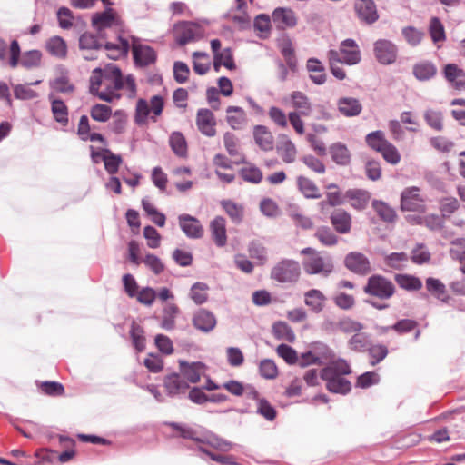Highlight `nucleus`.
Here are the masks:
<instances>
[{
  "label": "nucleus",
  "mask_w": 465,
  "mask_h": 465,
  "mask_svg": "<svg viewBox=\"0 0 465 465\" xmlns=\"http://www.w3.org/2000/svg\"><path fill=\"white\" fill-rule=\"evenodd\" d=\"M326 297L317 289H311L304 293V303L315 313L321 312L325 306Z\"/></svg>",
  "instance_id": "27"
},
{
  "label": "nucleus",
  "mask_w": 465,
  "mask_h": 465,
  "mask_svg": "<svg viewBox=\"0 0 465 465\" xmlns=\"http://www.w3.org/2000/svg\"><path fill=\"white\" fill-rule=\"evenodd\" d=\"M259 371L261 376L267 380L274 379L278 374L275 362L270 359H264L260 362Z\"/></svg>",
  "instance_id": "59"
},
{
  "label": "nucleus",
  "mask_w": 465,
  "mask_h": 465,
  "mask_svg": "<svg viewBox=\"0 0 465 465\" xmlns=\"http://www.w3.org/2000/svg\"><path fill=\"white\" fill-rule=\"evenodd\" d=\"M337 107L338 111L347 117L357 116L362 110L361 102L354 97H341L337 101Z\"/></svg>",
  "instance_id": "24"
},
{
  "label": "nucleus",
  "mask_w": 465,
  "mask_h": 465,
  "mask_svg": "<svg viewBox=\"0 0 465 465\" xmlns=\"http://www.w3.org/2000/svg\"><path fill=\"white\" fill-rule=\"evenodd\" d=\"M354 8L359 19L371 25L379 19L375 3L372 0H357Z\"/></svg>",
  "instance_id": "14"
},
{
  "label": "nucleus",
  "mask_w": 465,
  "mask_h": 465,
  "mask_svg": "<svg viewBox=\"0 0 465 465\" xmlns=\"http://www.w3.org/2000/svg\"><path fill=\"white\" fill-rule=\"evenodd\" d=\"M307 70L311 73L310 79L317 85H322L326 82V74L322 63L316 58H310L306 64Z\"/></svg>",
  "instance_id": "34"
},
{
  "label": "nucleus",
  "mask_w": 465,
  "mask_h": 465,
  "mask_svg": "<svg viewBox=\"0 0 465 465\" xmlns=\"http://www.w3.org/2000/svg\"><path fill=\"white\" fill-rule=\"evenodd\" d=\"M203 35L202 27L193 22H181L174 25L173 36L179 45H184L199 39Z\"/></svg>",
  "instance_id": "10"
},
{
  "label": "nucleus",
  "mask_w": 465,
  "mask_h": 465,
  "mask_svg": "<svg viewBox=\"0 0 465 465\" xmlns=\"http://www.w3.org/2000/svg\"><path fill=\"white\" fill-rule=\"evenodd\" d=\"M367 350L369 351L370 362L372 366L381 362L388 354L387 347L381 344H370Z\"/></svg>",
  "instance_id": "60"
},
{
  "label": "nucleus",
  "mask_w": 465,
  "mask_h": 465,
  "mask_svg": "<svg viewBox=\"0 0 465 465\" xmlns=\"http://www.w3.org/2000/svg\"><path fill=\"white\" fill-rule=\"evenodd\" d=\"M292 106L295 109V113L300 115L309 116L312 113V104L310 98L303 92L293 91L290 94Z\"/></svg>",
  "instance_id": "22"
},
{
  "label": "nucleus",
  "mask_w": 465,
  "mask_h": 465,
  "mask_svg": "<svg viewBox=\"0 0 465 465\" xmlns=\"http://www.w3.org/2000/svg\"><path fill=\"white\" fill-rule=\"evenodd\" d=\"M300 274L301 267L299 262L291 259L280 261L271 271V278L281 283L296 282Z\"/></svg>",
  "instance_id": "8"
},
{
  "label": "nucleus",
  "mask_w": 465,
  "mask_h": 465,
  "mask_svg": "<svg viewBox=\"0 0 465 465\" xmlns=\"http://www.w3.org/2000/svg\"><path fill=\"white\" fill-rule=\"evenodd\" d=\"M446 80L455 88L465 87V72L455 64H448L443 70Z\"/></svg>",
  "instance_id": "26"
},
{
  "label": "nucleus",
  "mask_w": 465,
  "mask_h": 465,
  "mask_svg": "<svg viewBox=\"0 0 465 465\" xmlns=\"http://www.w3.org/2000/svg\"><path fill=\"white\" fill-rule=\"evenodd\" d=\"M297 186L299 191L307 199H319L321 197L320 190L313 181L300 175L297 177Z\"/></svg>",
  "instance_id": "35"
},
{
  "label": "nucleus",
  "mask_w": 465,
  "mask_h": 465,
  "mask_svg": "<svg viewBox=\"0 0 465 465\" xmlns=\"http://www.w3.org/2000/svg\"><path fill=\"white\" fill-rule=\"evenodd\" d=\"M277 151L282 156L283 162L287 163L294 162L297 153L296 147L286 136H283V139L280 142L277 146Z\"/></svg>",
  "instance_id": "41"
},
{
  "label": "nucleus",
  "mask_w": 465,
  "mask_h": 465,
  "mask_svg": "<svg viewBox=\"0 0 465 465\" xmlns=\"http://www.w3.org/2000/svg\"><path fill=\"white\" fill-rule=\"evenodd\" d=\"M346 267L354 273L364 275L371 272V264L368 258L360 252H350L345 257Z\"/></svg>",
  "instance_id": "17"
},
{
  "label": "nucleus",
  "mask_w": 465,
  "mask_h": 465,
  "mask_svg": "<svg viewBox=\"0 0 465 465\" xmlns=\"http://www.w3.org/2000/svg\"><path fill=\"white\" fill-rule=\"evenodd\" d=\"M133 54L134 62L139 66H147L156 59L154 50L147 45H134Z\"/></svg>",
  "instance_id": "28"
},
{
  "label": "nucleus",
  "mask_w": 465,
  "mask_h": 465,
  "mask_svg": "<svg viewBox=\"0 0 465 465\" xmlns=\"http://www.w3.org/2000/svg\"><path fill=\"white\" fill-rule=\"evenodd\" d=\"M255 143L263 151H270L273 148V137L267 127L256 125L253 130Z\"/></svg>",
  "instance_id": "33"
},
{
  "label": "nucleus",
  "mask_w": 465,
  "mask_h": 465,
  "mask_svg": "<svg viewBox=\"0 0 465 465\" xmlns=\"http://www.w3.org/2000/svg\"><path fill=\"white\" fill-rule=\"evenodd\" d=\"M366 143L371 148L380 153L389 141L386 140L382 131H374L367 134Z\"/></svg>",
  "instance_id": "52"
},
{
  "label": "nucleus",
  "mask_w": 465,
  "mask_h": 465,
  "mask_svg": "<svg viewBox=\"0 0 465 465\" xmlns=\"http://www.w3.org/2000/svg\"><path fill=\"white\" fill-rule=\"evenodd\" d=\"M301 253L308 255L302 262L303 270L307 274L327 277L333 271V262L330 256L322 255L311 247L302 249Z\"/></svg>",
  "instance_id": "3"
},
{
  "label": "nucleus",
  "mask_w": 465,
  "mask_h": 465,
  "mask_svg": "<svg viewBox=\"0 0 465 465\" xmlns=\"http://www.w3.org/2000/svg\"><path fill=\"white\" fill-rule=\"evenodd\" d=\"M130 336L133 345L136 351H143L145 349V337L143 329L140 325L133 322L130 330Z\"/></svg>",
  "instance_id": "51"
},
{
  "label": "nucleus",
  "mask_w": 465,
  "mask_h": 465,
  "mask_svg": "<svg viewBox=\"0 0 465 465\" xmlns=\"http://www.w3.org/2000/svg\"><path fill=\"white\" fill-rule=\"evenodd\" d=\"M372 207L383 221L391 223L395 220V211L385 203L374 200L372 203Z\"/></svg>",
  "instance_id": "53"
},
{
  "label": "nucleus",
  "mask_w": 465,
  "mask_h": 465,
  "mask_svg": "<svg viewBox=\"0 0 465 465\" xmlns=\"http://www.w3.org/2000/svg\"><path fill=\"white\" fill-rule=\"evenodd\" d=\"M90 114L94 121L104 123L111 117L112 109L108 105L97 104L91 108Z\"/></svg>",
  "instance_id": "58"
},
{
  "label": "nucleus",
  "mask_w": 465,
  "mask_h": 465,
  "mask_svg": "<svg viewBox=\"0 0 465 465\" xmlns=\"http://www.w3.org/2000/svg\"><path fill=\"white\" fill-rule=\"evenodd\" d=\"M163 387L171 397L184 394L189 389V383L180 373H172L163 380Z\"/></svg>",
  "instance_id": "16"
},
{
  "label": "nucleus",
  "mask_w": 465,
  "mask_h": 465,
  "mask_svg": "<svg viewBox=\"0 0 465 465\" xmlns=\"http://www.w3.org/2000/svg\"><path fill=\"white\" fill-rule=\"evenodd\" d=\"M104 49L107 51V56L109 58L116 60L127 54L129 51V43L126 39L119 37L117 43L107 42L104 45Z\"/></svg>",
  "instance_id": "36"
},
{
  "label": "nucleus",
  "mask_w": 465,
  "mask_h": 465,
  "mask_svg": "<svg viewBox=\"0 0 465 465\" xmlns=\"http://www.w3.org/2000/svg\"><path fill=\"white\" fill-rule=\"evenodd\" d=\"M331 223L335 231L339 233L345 234L351 231V217L350 213L344 210H335L331 215Z\"/></svg>",
  "instance_id": "25"
},
{
  "label": "nucleus",
  "mask_w": 465,
  "mask_h": 465,
  "mask_svg": "<svg viewBox=\"0 0 465 465\" xmlns=\"http://www.w3.org/2000/svg\"><path fill=\"white\" fill-rule=\"evenodd\" d=\"M116 24V13L110 7L103 12L94 14L92 17V25L100 36H103V31L104 29L110 28Z\"/></svg>",
  "instance_id": "15"
},
{
  "label": "nucleus",
  "mask_w": 465,
  "mask_h": 465,
  "mask_svg": "<svg viewBox=\"0 0 465 465\" xmlns=\"http://www.w3.org/2000/svg\"><path fill=\"white\" fill-rule=\"evenodd\" d=\"M274 336L279 340L292 342L295 340V334L292 329L284 322H277L272 325Z\"/></svg>",
  "instance_id": "47"
},
{
  "label": "nucleus",
  "mask_w": 465,
  "mask_h": 465,
  "mask_svg": "<svg viewBox=\"0 0 465 465\" xmlns=\"http://www.w3.org/2000/svg\"><path fill=\"white\" fill-rule=\"evenodd\" d=\"M345 198L354 209L363 210L369 203L370 193L362 189H350L345 193Z\"/></svg>",
  "instance_id": "31"
},
{
  "label": "nucleus",
  "mask_w": 465,
  "mask_h": 465,
  "mask_svg": "<svg viewBox=\"0 0 465 465\" xmlns=\"http://www.w3.org/2000/svg\"><path fill=\"white\" fill-rule=\"evenodd\" d=\"M208 286L204 282H195L190 291V297L196 304H202L207 300Z\"/></svg>",
  "instance_id": "56"
},
{
  "label": "nucleus",
  "mask_w": 465,
  "mask_h": 465,
  "mask_svg": "<svg viewBox=\"0 0 465 465\" xmlns=\"http://www.w3.org/2000/svg\"><path fill=\"white\" fill-rule=\"evenodd\" d=\"M256 412L269 421H272L276 418L277 413L274 407L263 398L259 400Z\"/></svg>",
  "instance_id": "62"
},
{
  "label": "nucleus",
  "mask_w": 465,
  "mask_h": 465,
  "mask_svg": "<svg viewBox=\"0 0 465 465\" xmlns=\"http://www.w3.org/2000/svg\"><path fill=\"white\" fill-rule=\"evenodd\" d=\"M363 291L366 294L377 297L380 300H388L393 296L395 286L387 278L376 274L368 279Z\"/></svg>",
  "instance_id": "9"
},
{
  "label": "nucleus",
  "mask_w": 465,
  "mask_h": 465,
  "mask_svg": "<svg viewBox=\"0 0 465 465\" xmlns=\"http://www.w3.org/2000/svg\"><path fill=\"white\" fill-rule=\"evenodd\" d=\"M401 209L404 211L420 212L423 209V198L418 187L406 188L401 193Z\"/></svg>",
  "instance_id": "13"
},
{
  "label": "nucleus",
  "mask_w": 465,
  "mask_h": 465,
  "mask_svg": "<svg viewBox=\"0 0 465 465\" xmlns=\"http://www.w3.org/2000/svg\"><path fill=\"white\" fill-rule=\"evenodd\" d=\"M426 288L429 292L436 296L438 299H442L446 294V287L439 279L429 277L426 280Z\"/></svg>",
  "instance_id": "63"
},
{
  "label": "nucleus",
  "mask_w": 465,
  "mask_h": 465,
  "mask_svg": "<svg viewBox=\"0 0 465 465\" xmlns=\"http://www.w3.org/2000/svg\"><path fill=\"white\" fill-rule=\"evenodd\" d=\"M221 205L234 223H240L243 219V206L232 200H223Z\"/></svg>",
  "instance_id": "42"
},
{
  "label": "nucleus",
  "mask_w": 465,
  "mask_h": 465,
  "mask_svg": "<svg viewBox=\"0 0 465 465\" xmlns=\"http://www.w3.org/2000/svg\"><path fill=\"white\" fill-rule=\"evenodd\" d=\"M336 356L332 349L323 342L317 341L312 344L310 350L302 353L300 356L299 365L306 367L309 365H329L331 362L336 361Z\"/></svg>",
  "instance_id": "5"
},
{
  "label": "nucleus",
  "mask_w": 465,
  "mask_h": 465,
  "mask_svg": "<svg viewBox=\"0 0 465 465\" xmlns=\"http://www.w3.org/2000/svg\"><path fill=\"white\" fill-rule=\"evenodd\" d=\"M196 124L199 131L208 136L213 137L215 135V119L214 115L209 109H200L197 112Z\"/></svg>",
  "instance_id": "20"
},
{
  "label": "nucleus",
  "mask_w": 465,
  "mask_h": 465,
  "mask_svg": "<svg viewBox=\"0 0 465 465\" xmlns=\"http://www.w3.org/2000/svg\"><path fill=\"white\" fill-rule=\"evenodd\" d=\"M89 90L93 95L99 99L111 103L120 98L118 93L124 88V77L121 70L114 64L104 68H95L90 76Z\"/></svg>",
  "instance_id": "1"
},
{
  "label": "nucleus",
  "mask_w": 465,
  "mask_h": 465,
  "mask_svg": "<svg viewBox=\"0 0 465 465\" xmlns=\"http://www.w3.org/2000/svg\"><path fill=\"white\" fill-rule=\"evenodd\" d=\"M248 252L251 258L258 260L259 264L263 265L267 262V250L259 241H252Z\"/></svg>",
  "instance_id": "50"
},
{
  "label": "nucleus",
  "mask_w": 465,
  "mask_h": 465,
  "mask_svg": "<svg viewBox=\"0 0 465 465\" xmlns=\"http://www.w3.org/2000/svg\"><path fill=\"white\" fill-rule=\"evenodd\" d=\"M272 17L277 27L282 30L294 27L298 21L294 11L288 7H277Z\"/></svg>",
  "instance_id": "19"
},
{
  "label": "nucleus",
  "mask_w": 465,
  "mask_h": 465,
  "mask_svg": "<svg viewBox=\"0 0 465 465\" xmlns=\"http://www.w3.org/2000/svg\"><path fill=\"white\" fill-rule=\"evenodd\" d=\"M212 238L218 247H223L227 242L226 221L222 216H216L210 223Z\"/></svg>",
  "instance_id": "23"
},
{
  "label": "nucleus",
  "mask_w": 465,
  "mask_h": 465,
  "mask_svg": "<svg viewBox=\"0 0 465 465\" xmlns=\"http://www.w3.org/2000/svg\"><path fill=\"white\" fill-rule=\"evenodd\" d=\"M200 443L209 445L221 451H229L232 448V442L219 438L213 433H207L202 436Z\"/></svg>",
  "instance_id": "44"
},
{
  "label": "nucleus",
  "mask_w": 465,
  "mask_h": 465,
  "mask_svg": "<svg viewBox=\"0 0 465 465\" xmlns=\"http://www.w3.org/2000/svg\"><path fill=\"white\" fill-rule=\"evenodd\" d=\"M14 95L18 100H32L38 97L37 92L30 84H18L14 86Z\"/></svg>",
  "instance_id": "61"
},
{
  "label": "nucleus",
  "mask_w": 465,
  "mask_h": 465,
  "mask_svg": "<svg viewBox=\"0 0 465 465\" xmlns=\"http://www.w3.org/2000/svg\"><path fill=\"white\" fill-rule=\"evenodd\" d=\"M47 52L58 59H64L67 55L66 42L60 36L50 37L45 43Z\"/></svg>",
  "instance_id": "32"
},
{
  "label": "nucleus",
  "mask_w": 465,
  "mask_h": 465,
  "mask_svg": "<svg viewBox=\"0 0 465 465\" xmlns=\"http://www.w3.org/2000/svg\"><path fill=\"white\" fill-rule=\"evenodd\" d=\"M276 352L288 364H299L300 357H298L296 351L291 346L287 344H280L276 349Z\"/></svg>",
  "instance_id": "57"
},
{
  "label": "nucleus",
  "mask_w": 465,
  "mask_h": 465,
  "mask_svg": "<svg viewBox=\"0 0 465 465\" xmlns=\"http://www.w3.org/2000/svg\"><path fill=\"white\" fill-rule=\"evenodd\" d=\"M395 281L401 288L407 291H418L422 287L421 281L413 275L396 274Z\"/></svg>",
  "instance_id": "46"
},
{
  "label": "nucleus",
  "mask_w": 465,
  "mask_h": 465,
  "mask_svg": "<svg viewBox=\"0 0 465 465\" xmlns=\"http://www.w3.org/2000/svg\"><path fill=\"white\" fill-rule=\"evenodd\" d=\"M226 113L227 122L232 129H240L246 124V115L242 107L228 106Z\"/></svg>",
  "instance_id": "37"
},
{
  "label": "nucleus",
  "mask_w": 465,
  "mask_h": 465,
  "mask_svg": "<svg viewBox=\"0 0 465 465\" xmlns=\"http://www.w3.org/2000/svg\"><path fill=\"white\" fill-rule=\"evenodd\" d=\"M436 66L428 61L416 64L413 66V74L420 81H428L436 74Z\"/></svg>",
  "instance_id": "39"
},
{
  "label": "nucleus",
  "mask_w": 465,
  "mask_h": 465,
  "mask_svg": "<svg viewBox=\"0 0 465 465\" xmlns=\"http://www.w3.org/2000/svg\"><path fill=\"white\" fill-rule=\"evenodd\" d=\"M166 425L176 431V436L200 443L202 437L198 436L197 432L190 426L177 422H167Z\"/></svg>",
  "instance_id": "45"
},
{
  "label": "nucleus",
  "mask_w": 465,
  "mask_h": 465,
  "mask_svg": "<svg viewBox=\"0 0 465 465\" xmlns=\"http://www.w3.org/2000/svg\"><path fill=\"white\" fill-rule=\"evenodd\" d=\"M221 65H223L229 70L235 69V64L232 54L229 48L223 50L219 54L214 55L213 67L215 71H219Z\"/></svg>",
  "instance_id": "49"
},
{
  "label": "nucleus",
  "mask_w": 465,
  "mask_h": 465,
  "mask_svg": "<svg viewBox=\"0 0 465 465\" xmlns=\"http://www.w3.org/2000/svg\"><path fill=\"white\" fill-rule=\"evenodd\" d=\"M9 61L8 64L12 68L21 66L27 70L38 68L42 62V52L36 49L25 51L21 54V48L17 40L14 39L9 46Z\"/></svg>",
  "instance_id": "4"
},
{
  "label": "nucleus",
  "mask_w": 465,
  "mask_h": 465,
  "mask_svg": "<svg viewBox=\"0 0 465 465\" xmlns=\"http://www.w3.org/2000/svg\"><path fill=\"white\" fill-rule=\"evenodd\" d=\"M329 61H338L347 65L358 64L361 60L360 47L355 40L348 38L341 42L339 50L328 52Z\"/></svg>",
  "instance_id": "6"
},
{
  "label": "nucleus",
  "mask_w": 465,
  "mask_h": 465,
  "mask_svg": "<svg viewBox=\"0 0 465 465\" xmlns=\"http://www.w3.org/2000/svg\"><path fill=\"white\" fill-rule=\"evenodd\" d=\"M373 53L380 64H391L397 59L398 48L391 41L380 39L373 45Z\"/></svg>",
  "instance_id": "11"
},
{
  "label": "nucleus",
  "mask_w": 465,
  "mask_h": 465,
  "mask_svg": "<svg viewBox=\"0 0 465 465\" xmlns=\"http://www.w3.org/2000/svg\"><path fill=\"white\" fill-rule=\"evenodd\" d=\"M103 45L97 37L91 33H84L79 37V48L82 51L92 52L101 49Z\"/></svg>",
  "instance_id": "48"
},
{
  "label": "nucleus",
  "mask_w": 465,
  "mask_h": 465,
  "mask_svg": "<svg viewBox=\"0 0 465 465\" xmlns=\"http://www.w3.org/2000/svg\"><path fill=\"white\" fill-rule=\"evenodd\" d=\"M330 153L333 162L339 165H347L351 160V154L347 146L341 143L331 145Z\"/></svg>",
  "instance_id": "38"
},
{
  "label": "nucleus",
  "mask_w": 465,
  "mask_h": 465,
  "mask_svg": "<svg viewBox=\"0 0 465 465\" xmlns=\"http://www.w3.org/2000/svg\"><path fill=\"white\" fill-rule=\"evenodd\" d=\"M408 260L409 256L405 252H391L385 256L386 264L396 270L403 269Z\"/></svg>",
  "instance_id": "55"
},
{
  "label": "nucleus",
  "mask_w": 465,
  "mask_h": 465,
  "mask_svg": "<svg viewBox=\"0 0 465 465\" xmlns=\"http://www.w3.org/2000/svg\"><path fill=\"white\" fill-rule=\"evenodd\" d=\"M223 144L227 153L231 156L236 157L234 160L235 164L245 163V157L239 150V141L233 134L230 132L224 134Z\"/></svg>",
  "instance_id": "29"
},
{
  "label": "nucleus",
  "mask_w": 465,
  "mask_h": 465,
  "mask_svg": "<svg viewBox=\"0 0 465 465\" xmlns=\"http://www.w3.org/2000/svg\"><path fill=\"white\" fill-rule=\"evenodd\" d=\"M351 371L347 361L339 358L321 371V379L326 382V388L333 393L346 394L351 391V382L344 377Z\"/></svg>",
  "instance_id": "2"
},
{
  "label": "nucleus",
  "mask_w": 465,
  "mask_h": 465,
  "mask_svg": "<svg viewBox=\"0 0 465 465\" xmlns=\"http://www.w3.org/2000/svg\"><path fill=\"white\" fill-rule=\"evenodd\" d=\"M179 226L184 234L190 239H200L203 235V228L200 221L190 214L178 216Z\"/></svg>",
  "instance_id": "12"
},
{
  "label": "nucleus",
  "mask_w": 465,
  "mask_h": 465,
  "mask_svg": "<svg viewBox=\"0 0 465 465\" xmlns=\"http://www.w3.org/2000/svg\"><path fill=\"white\" fill-rule=\"evenodd\" d=\"M424 119L428 125L436 131H441L443 128L442 114L440 111L429 109L424 113Z\"/></svg>",
  "instance_id": "64"
},
{
  "label": "nucleus",
  "mask_w": 465,
  "mask_h": 465,
  "mask_svg": "<svg viewBox=\"0 0 465 465\" xmlns=\"http://www.w3.org/2000/svg\"><path fill=\"white\" fill-rule=\"evenodd\" d=\"M163 99L161 95H153L150 102L140 98L136 103L135 123L139 125L144 124L152 113L151 119L156 122V117L161 115L163 109Z\"/></svg>",
  "instance_id": "7"
},
{
  "label": "nucleus",
  "mask_w": 465,
  "mask_h": 465,
  "mask_svg": "<svg viewBox=\"0 0 465 465\" xmlns=\"http://www.w3.org/2000/svg\"><path fill=\"white\" fill-rule=\"evenodd\" d=\"M178 313L179 308L174 303H167L163 310L161 327L166 331L174 329Z\"/></svg>",
  "instance_id": "40"
},
{
  "label": "nucleus",
  "mask_w": 465,
  "mask_h": 465,
  "mask_svg": "<svg viewBox=\"0 0 465 465\" xmlns=\"http://www.w3.org/2000/svg\"><path fill=\"white\" fill-rule=\"evenodd\" d=\"M216 323V317L210 311L201 309L193 314V324L203 332L212 331L215 328Z\"/></svg>",
  "instance_id": "21"
},
{
  "label": "nucleus",
  "mask_w": 465,
  "mask_h": 465,
  "mask_svg": "<svg viewBox=\"0 0 465 465\" xmlns=\"http://www.w3.org/2000/svg\"><path fill=\"white\" fill-rule=\"evenodd\" d=\"M169 144L173 152L179 157L187 155V143L184 136L180 132H173L170 135Z\"/></svg>",
  "instance_id": "43"
},
{
  "label": "nucleus",
  "mask_w": 465,
  "mask_h": 465,
  "mask_svg": "<svg viewBox=\"0 0 465 465\" xmlns=\"http://www.w3.org/2000/svg\"><path fill=\"white\" fill-rule=\"evenodd\" d=\"M51 103V111L54 120L65 126L68 124V108L65 104L58 98H54L53 94L48 95Z\"/></svg>",
  "instance_id": "30"
},
{
  "label": "nucleus",
  "mask_w": 465,
  "mask_h": 465,
  "mask_svg": "<svg viewBox=\"0 0 465 465\" xmlns=\"http://www.w3.org/2000/svg\"><path fill=\"white\" fill-rule=\"evenodd\" d=\"M315 237L326 246H333L337 243L338 238L331 228L321 226L315 232Z\"/></svg>",
  "instance_id": "54"
},
{
  "label": "nucleus",
  "mask_w": 465,
  "mask_h": 465,
  "mask_svg": "<svg viewBox=\"0 0 465 465\" xmlns=\"http://www.w3.org/2000/svg\"><path fill=\"white\" fill-rule=\"evenodd\" d=\"M180 374L186 379L189 383H196L200 381L201 376L204 374L205 365L201 361L187 362L179 361Z\"/></svg>",
  "instance_id": "18"
}]
</instances>
